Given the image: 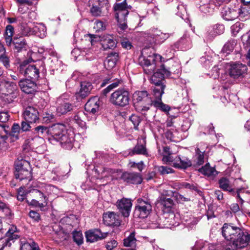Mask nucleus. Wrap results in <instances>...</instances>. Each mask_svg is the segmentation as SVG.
<instances>
[{
	"label": "nucleus",
	"mask_w": 250,
	"mask_h": 250,
	"mask_svg": "<svg viewBox=\"0 0 250 250\" xmlns=\"http://www.w3.org/2000/svg\"><path fill=\"white\" fill-rule=\"evenodd\" d=\"M223 237L229 242L223 250H241L246 247L250 241V234L243 228L232 223H225L221 228Z\"/></svg>",
	"instance_id": "nucleus-1"
},
{
	"label": "nucleus",
	"mask_w": 250,
	"mask_h": 250,
	"mask_svg": "<svg viewBox=\"0 0 250 250\" xmlns=\"http://www.w3.org/2000/svg\"><path fill=\"white\" fill-rule=\"evenodd\" d=\"M172 71V68L167 69L164 64H161L160 68L158 69L151 78V83L154 85L152 92L154 99L151 104L169 115L170 107L162 102V96L166 88L165 77L169 76Z\"/></svg>",
	"instance_id": "nucleus-2"
},
{
	"label": "nucleus",
	"mask_w": 250,
	"mask_h": 250,
	"mask_svg": "<svg viewBox=\"0 0 250 250\" xmlns=\"http://www.w3.org/2000/svg\"><path fill=\"white\" fill-rule=\"evenodd\" d=\"M52 137L60 142L61 146L66 149H72L75 141V133L72 130H65L62 124L54 125L52 127Z\"/></svg>",
	"instance_id": "nucleus-3"
},
{
	"label": "nucleus",
	"mask_w": 250,
	"mask_h": 250,
	"mask_svg": "<svg viewBox=\"0 0 250 250\" xmlns=\"http://www.w3.org/2000/svg\"><path fill=\"white\" fill-rule=\"evenodd\" d=\"M54 188L51 185L42 184V187H40L39 188L31 189L30 193L37 199L31 200L30 205L41 209L43 208L48 204L47 195L50 194V191Z\"/></svg>",
	"instance_id": "nucleus-4"
},
{
	"label": "nucleus",
	"mask_w": 250,
	"mask_h": 250,
	"mask_svg": "<svg viewBox=\"0 0 250 250\" xmlns=\"http://www.w3.org/2000/svg\"><path fill=\"white\" fill-rule=\"evenodd\" d=\"M162 59V56L157 54H153L147 58L141 56L139 58V64L142 66L146 74L151 75L159 63L161 62Z\"/></svg>",
	"instance_id": "nucleus-5"
},
{
	"label": "nucleus",
	"mask_w": 250,
	"mask_h": 250,
	"mask_svg": "<svg viewBox=\"0 0 250 250\" xmlns=\"http://www.w3.org/2000/svg\"><path fill=\"white\" fill-rule=\"evenodd\" d=\"M88 6L90 13L94 17L106 15L109 8L107 0H89Z\"/></svg>",
	"instance_id": "nucleus-6"
},
{
	"label": "nucleus",
	"mask_w": 250,
	"mask_h": 250,
	"mask_svg": "<svg viewBox=\"0 0 250 250\" xmlns=\"http://www.w3.org/2000/svg\"><path fill=\"white\" fill-rule=\"evenodd\" d=\"M129 94L125 88H119L112 93L109 101L114 105L124 107L129 104Z\"/></svg>",
	"instance_id": "nucleus-7"
},
{
	"label": "nucleus",
	"mask_w": 250,
	"mask_h": 250,
	"mask_svg": "<svg viewBox=\"0 0 250 250\" xmlns=\"http://www.w3.org/2000/svg\"><path fill=\"white\" fill-rule=\"evenodd\" d=\"M126 1V0H124L122 2L116 3L114 6L116 19L119 27L122 30H125L127 28L126 18L128 11Z\"/></svg>",
	"instance_id": "nucleus-8"
},
{
	"label": "nucleus",
	"mask_w": 250,
	"mask_h": 250,
	"mask_svg": "<svg viewBox=\"0 0 250 250\" xmlns=\"http://www.w3.org/2000/svg\"><path fill=\"white\" fill-rule=\"evenodd\" d=\"M137 204L136 205L134 211V216L140 218H146L152 211V206L149 200H145L139 198L137 200Z\"/></svg>",
	"instance_id": "nucleus-9"
},
{
	"label": "nucleus",
	"mask_w": 250,
	"mask_h": 250,
	"mask_svg": "<svg viewBox=\"0 0 250 250\" xmlns=\"http://www.w3.org/2000/svg\"><path fill=\"white\" fill-rule=\"evenodd\" d=\"M161 222L158 223V227L160 228H171L179 225V215L173 211L164 212L160 217Z\"/></svg>",
	"instance_id": "nucleus-10"
},
{
	"label": "nucleus",
	"mask_w": 250,
	"mask_h": 250,
	"mask_svg": "<svg viewBox=\"0 0 250 250\" xmlns=\"http://www.w3.org/2000/svg\"><path fill=\"white\" fill-rule=\"evenodd\" d=\"M29 167V163L24 160L18 161L15 163L14 174L16 179L20 181L24 179H31V172L27 168Z\"/></svg>",
	"instance_id": "nucleus-11"
},
{
	"label": "nucleus",
	"mask_w": 250,
	"mask_h": 250,
	"mask_svg": "<svg viewBox=\"0 0 250 250\" xmlns=\"http://www.w3.org/2000/svg\"><path fill=\"white\" fill-rule=\"evenodd\" d=\"M19 69L21 74L32 80H38L40 77V69L37 64H29L24 61L20 64Z\"/></svg>",
	"instance_id": "nucleus-12"
},
{
	"label": "nucleus",
	"mask_w": 250,
	"mask_h": 250,
	"mask_svg": "<svg viewBox=\"0 0 250 250\" xmlns=\"http://www.w3.org/2000/svg\"><path fill=\"white\" fill-rule=\"evenodd\" d=\"M164 162H171L172 166L177 168L186 169L192 166L191 161L186 157L176 156L174 158L170 156L165 157Z\"/></svg>",
	"instance_id": "nucleus-13"
},
{
	"label": "nucleus",
	"mask_w": 250,
	"mask_h": 250,
	"mask_svg": "<svg viewBox=\"0 0 250 250\" xmlns=\"http://www.w3.org/2000/svg\"><path fill=\"white\" fill-rule=\"evenodd\" d=\"M219 187L224 191H228L230 193H231L234 196H236V197L239 199V202L241 204H243L244 200L242 199L240 194L242 193V191L243 190L241 188L237 189L236 192L234 191V189L232 188V186L231 185L230 181L226 177H222L219 180ZM243 194H244L243 192Z\"/></svg>",
	"instance_id": "nucleus-14"
},
{
	"label": "nucleus",
	"mask_w": 250,
	"mask_h": 250,
	"mask_svg": "<svg viewBox=\"0 0 250 250\" xmlns=\"http://www.w3.org/2000/svg\"><path fill=\"white\" fill-rule=\"evenodd\" d=\"M239 6H237V1L232 4L230 6H225L221 10L222 18L226 21H233L239 17Z\"/></svg>",
	"instance_id": "nucleus-15"
},
{
	"label": "nucleus",
	"mask_w": 250,
	"mask_h": 250,
	"mask_svg": "<svg viewBox=\"0 0 250 250\" xmlns=\"http://www.w3.org/2000/svg\"><path fill=\"white\" fill-rule=\"evenodd\" d=\"M16 231L17 227L14 225L10 226L5 233V236L3 238H1V243H2L1 250H2V249L5 247H10L15 240L19 238V236L16 233Z\"/></svg>",
	"instance_id": "nucleus-16"
},
{
	"label": "nucleus",
	"mask_w": 250,
	"mask_h": 250,
	"mask_svg": "<svg viewBox=\"0 0 250 250\" xmlns=\"http://www.w3.org/2000/svg\"><path fill=\"white\" fill-rule=\"evenodd\" d=\"M247 66L241 63H233L230 65L229 69V76L234 79L243 77L247 73Z\"/></svg>",
	"instance_id": "nucleus-17"
},
{
	"label": "nucleus",
	"mask_w": 250,
	"mask_h": 250,
	"mask_svg": "<svg viewBox=\"0 0 250 250\" xmlns=\"http://www.w3.org/2000/svg\"><path fill=\"white\" fill-rule=\"evenodd\" d=\"M199 6L200 11L204 14H211L215 8L221 5L220 0H202Z\"/></svg>",
	"instance_id": "nucleus-18"
},
{
	"label": "nucleus",
	"mask_w": 250,
	"mask_h": 250,
	"mask_svg": "<svg viewBox=\"0 0 250 250\" xmlns=\"http://www.w3.org/2000/svg\"><path fill=\"white\" fill-rule=\"evenodd\" d=\"M19 86L23 92L28 94H35L37 91L38 87L36 83L28 79L21 80Z\"/></svg>",
	"instance_id": "nucleus-19"
},
{
	"label": "nucleus",
	"mask_w": 250,
	"mask_h": 250,
	"mask_svg": "<svg viewBox=\"0 0 250 250\" xmlns=\"http://www.w3.org/2000/svg\"><path fill=\"white\" fill-rule=\"evenodd\" d=\"M108 232H102L100 229H92L85 232V235L87 242L93 243L105 238Z\"/></svg>",
	"instance_id": "nucleus-20"
},
{
	"label": "nucleus",
	"mask_w": 250,
	"mask_h": 250,
	"mask_svg": "<svg viewBox=\"0 0 250 250\" xmlns=\"http://www.w3.org/2000/svg\"><path fill=\"white\" fill-rule=\"evenodd\" d=\"M125 182L128 184H140L142 181L143 178L142 175L139 173L137 172H124L121 177Z\"/></svg>",
	"instance_id": "nucleus-21"
},
{
	"label": "nucleus",
	"mask_w": 250,
	"mask_h": 250,
	"mask_svg": "<svg viewBox=\"0 0 250 250\" xmlns=\"http://www.w3.org/2000/svg\"><path fill=\"white\" fill-rule=\"evenodd\" d=\"M116 206L120 212L124 217H128L129 215L132 203L130 199L123 198L118 200L116 202Z\"/></svg>",
	"instance_id": "nucleus-22"
},
{
	"label": "nucleus",
	"mask_w": 250,
	"mask_h": 250,
	"mask_svg": "<svg viewBox=\"0 0 250 250\" xmlns=\"http://www.w3.org/2000/svg\"><path fill=\"white\" fill-rule=\"evenodd\" d=\"M58 106L57 107V112L59 115L66 114L73 110L74 105L68 102L67 100H63L62 97L59 98L57 100Z\"/></svg>",
	"instance_id": "nucleus-23"
},
{
	"label": "nucleus",
	"mask_w": 250,
	"mask_h": 250,
	"mask_svg": "<svg viewBox=\"0 0 250 250\" xmlns=\"http://www.w3.org/2000/svg\"><path fill=\"white\" fill-rule=\"evenodd\" d=\"M133 99L135 104L147 103L151 104L153 99L149 96L146 91H137L133 94Z\"/></svg>",
	"instance_id": "nucleus-24"
},
{
	"label": "nucleus",
	"mask_w": 250,
	"mask_h": 250,
	"mask_svg": "<svg viewBox=\"0 0 250 250\" xmlns=\"http://www.w3.org/2000/svg\"><path fill=\"white\" fill-rule=\"evenodd\" d=\"M101 104V101L97 96L91 98L85 104V110L89 113L95 114L99 110V107Z\"/></svg>",
	"instance_id": "nucleus-25"
},
{
	"label": "nucleus",
	"mask_w": 250,
	"mask_h": 250,
	"mask_svg": "<svg viewBox=\"0 0 250 250\" xmlns=\"http://www.w3.org/2000/svg\"><path fill=\"white\" fill-rule=\"evenodd\" d=\"M103 221L107 226H119L121 224L119 216L114 212H108L103 214Z\"/></svg>",
	"instance_id": "nucleus-26"
},
{
	"label": "nucleus",
	"mask_w": 250,
	"mask_h": 250,
	"mask_svg": "<svg viewBox=\"0 0 250 250\" xmlns=\"http://www.w3.org/2000/svg\"><path fill=\"white\" fill-rule=\"evenodd\" d=\"M23 116L25 120L30 123H35L39 120L38 111L32 106L26 108Z\"/></svg>",
	"instance_id": "nucleus-27"
},
{
	"label": "nucleus",
	"mask_w": 250,
	"mask_h": 250,
	"mask_svg": "<svg viewBox=\"0 0 250 250\" xmlns=\"http://www.w3.org/2000/svg\"><path fill=\"white\" fill-rule=\"evenodd\" d=\"M174 46L183 51L190 49L192 47V42L189 35L187 32L185 33Z\"/></svg>",
	"instance_id": "nucleus-28"
},
{
	"label": "nucleus",
	"mask_w": 250,
	"mask_h": 250,
	"mask_svg": "<svg viewBox=\"0 0 250 250\" xmlns=\"http://www.w3.org/2000/svg\"><path fill=\"white\" fill-rule=\"evenodd\" d=\"M26 16H23L20 18L19 21L21 23L20 31L21 34L23 36H30L34 35V26L32 27L31 23L24 22V19Z\"/></svg>",
	"instance_id": "nucleus-29"
},
{
	"label": "nucleus",
	"mask_w": 250,
	"mask_h": 250,
	"mask_svg": "<svg viewBox=\"0 0 250 250\" xmlns=\"http://www.w3.org/2000/svg\"><path fill=\"white\" fill-rule=\"evenodd\" d=\"M135 236V232H132L130 233L128 236L124 239L123 245L126 248L122 249L121 250H135L137 239Z\"/></svg>",
	"instance_id": "nucleus-30"
},
{
	"label": "nucleus",
	"mask_w": 250,
	"mask_h": 250,
	"mask_svg": "<svg viewBox=\"0 0 250 250\" xmlns=\"http://www.w3.org/2000/svg\"><path fill=\"white\" fill-rule=\"evenodd\" d=\"M102 42V45L104 50L113 49L116 47L117 42L112 35L104 36Z\"/></svg>",
	"instance_id": "nucleus-31"
},
{
	"label": "nucleus",
	"mask_w": 250,
	"mask_h": 250,
	"mask_svg": "<svg viewBox=\"0 0 250 250\" xmlns=\"http://www.w3.org/2000/svg\"><path fill=\"white\" fill-rule=\"evenodd\" d=\"M237 6H239V17L241 20H246L250 17V5H245L243 7L242 4L237 1Z\"/></svg>",
	"instance_id": "nucleus-32"
},
{
	"label": "nucleus",
	"mask_w": 250,
	"mask_h": 250,
	"mask_svg": "<svg viewBox=\"0 0 250 250\" xmlns=\"http://www.w3.org/2000/svg\"><path fill=\"white\" fill-rule=\"evenodd\" d=\"M160 204L163 206V213L171 211V208L174 205L173 201L170 198L160 197L159 199Z\"/></svg>",
	"instance_id": "nucleus-33"
},
{
	"label": "nucleus",
	"mask_w": 250,
	"mask_h": 250,
	"mask_svg": "<svg viewBox=\"0 0 250 250\" xmlns=\"http://www.w3.org/2000/svg\"><path fill=\"white\" fill-rule=\"evenodd\" d=\"M14 49L17 52L26 50L27 44L25 39L22 37H15L13 40Z\"/></svg>",
	"instance_id": "nucleus-34"
},
{
	"label": "nucleus",
	"mask_w": 250,
	"mask_h": 250,
	"mask_svg": "<svg viewBox=\"0 0 250 250\" xmlns=\"http://www.w3.org/2000/svg\"><path fill=\"white\" fill-rule=\"evenodd\" d=\"M81 87L80 95L82 98L87 96L90 93L93 88V86L91 83L88 82H82Z\"/></svg>",
	"instance_id": "nucleus-35"
},
{
	"label": "nucleus",
	"mask_w": 250,
	"mask_h": 250,
	"mask_svg": "<svg viewBox=\"0 0 250 250\" xmlns=\"http://www.w3.org/2000/svg\"><path fill=\"white\" fill-rule=\"evenodd\" d=\"M16 85L13 82H9L5 80H1V91L3 92V89H4V92L14 93L17 92L15 91Z\"/></svg>",
	"instance_id": "nucleus-36"
},
{
	"label": "nucleus",
	"mask_w": 250,
	"mask_h": 250,
	"mask_svg": "<svg viewBox=\"0 0 250 250\" xmlns=\"http://www.w3.org/2000/svg\"><path fill=\"white\" fill-rule=\"evenodd\" d=\"M17 92H4V89H3V92L1 93V103H3L4 104L12 103L17 98Z\"/></svg>",
	"instance_id": "nucleus-37"
},
{
	"label": "nucleus",
	"mask_w": 250,
	"mask_h": 250,
	"mask_svg": "<svg viewBox=\"0 0 250 250\" xmlns=\"http://www.w3.org/2000/svg\"><path fill=\"white\" fill-rule=\"evenodd\" d=\"M85 118L84 113L82 111H80L74 116L73 121L81 128H85L86 126V123L84 121Z\"/></svg>",
	"instance_id": "nucleus-38"
},
{
	"label": "nucleus",
	"mask_w": 250,
	"mask_h": 250,
	"mask_svg": "<svg viewBox=\"0 0 250 250\" xmlns=\"http://www.w3.org/2000/svg\"><path fill=\"white\" fill-rule=\"evenodd\" d=\"M129 154L131 155L134 154L144 155L145 156L148 155L145 145L144 144H139V143L134 147L131 152H129Z\"/></svg>",
	"instance_id": "nucleus-39"
},
{
	"label": "nucleus",
	"mask_w": 250,
	"mask_h": 250,
	"mask_svg": "<svg viewBox=\"0 0 250 250\" xmlns=\"http://www.w3.org/2000/svg\"><path fill=\"white\" fill-rule=\"evenodd\" d=\"M46 27L42 23H37L34 26V35L43 38L46 36Z\"/></svg>",
	"instance_id": "nucleus-40"
},
{
	"label": "nucleus",
	"mask_w": 250,
	"mask_h": 250,
	"mask_svg": "<svg viewBox=\"0 0 250 250\" xmlns=\"http://www.w3.org/2000/svg\"><path fill=\"white\" fill-rule=\"evenodd\" d=\"M198 171L202 174L208 176L215 175L217 174L215 169L211 167L209 163L206 164L204 166L199 168Z\"/></svg>",
	"instance_id": "nucleus-41"
},
{
	"label": "nucleus",
	"mask_w": 250,
	"mask_h": 250,
	"mask_svg": "<svg viewBox=\"0 0 250 250\" xmlns=\"http://www.w3.org/2000/svg\"><path fill=\"white\" fill-rule=\"evenodd\" d=\"M3 213L4 216H1V218H6L8 219L9 222L13 218V214L12 213L11 209L8 205L1 202V214Z\"/></svg>",
	"instance_id": "nucleus-42"
},
{
	"label": "nucleus",
	"mask_w": 250,
	"mask_h": 250,
	"mask_svg": "<svg viewBox=\"0 0 250 250\" xmlns=\"http://www.w3.org/2000/svg\"><path fill=\"white\" fill-rule=\"evenodd\" d=\"M162 33L160 30H158L156 28H152L150 29L147 33L146 35L147 40L149 43L151 44L154 43L155 39L160 35Z\"/></svg>",
	"instance_id": "nucleus-43"
},
{
	"label": "nucleus",
	"mask_w": 250,
	"mask_h": 250,
	"mask_svg": "<svg viewBox=\"0 0 250 250\" xmlns=\"http://www.w3.org/2000/svg\"><path fill=\"white\" fill-rule=\"evenodd\" d=\"M14 32V28L12 26L8 25L6 26L4 34V38L7 45H11L12 41V36Z\"/></svg>",
	"instance_id": "nucleus-44"
},
{
	"label": "nucleus",
	"mask_w": 250,
	"mask_h": 250,
	"mask_svg": "<svg viewBox=\"0 0 250 250\" xmlns=\"http://www.w3.org/2000/svg\"><path fill=\"white\" fill-rule=\"evenodd\" d=\"M95 171L98 174V179H99L108 177L109 174V169L103 167H95Z\"/></svg>",
	"instance_id": "nucleus-45"
},
{
	"label": "nucleus",
	"mask_w": 250,
	"mask_h": 250,
	"mask_svg": "<svg viewBox=\"0 0 250 250\" xmlns=\"http://www.w3.org/2000/svg\"><path fill=\"white\" fill-rule=\"evenodd\" d=\"M235 44L236 42L234 40L229 41L224 45L222 50V53L227 54H229L233 50Z\"/></svg>",
	"instance_id": "nucleus-46"
},
{
	"label": "nucleus",
	"mask_w": 250,
	"mask_h": 250,
	"mask_svg": "<svg viewBox=\"0 0 250 250\" xmlns=\"http://www.w3.org/2000/svg\"><path fill=\"white\" fill-rule=\"evenodd\" d=\"M204 152L205 150L201 151L198 147L195 149V157L197 160L196 164L198 166L202 165L204 163Z\"/></svg>",
	"instance_id": "nucleus-47"
},
{
	"label": "nucleus",
	"mask_w": 250,
	"mask_h": 250,
	"mask_svg": "<svg viewBox=\"0 0 250 250\" xmlns=\"http://www.w3.org/2000/svg\"><path fill=\"white\" fill-rule=\"evenodd\" d=\"M1 62L3 63V65L6 68H8L10 67V62L9 57L5 54V49L3 46L1 44Z\"/></svg>",
	"instance_id": "nucleus-48"
},
{
	"label": "nucleus",
	"mask_w": 250,
	"mask_h": 250,
	"mask_svg": "<svg viewBox=\"0 0 250 250\" xmlns=\"http://www.w3.org/2000/svg\"><path fill=\"white\" fill-rule=\"evenodd\" d=\"M48 128L44 125H39L34 128V134H37L39 136L43 137L44 135L47 134Z\"/></svg>",
	"instance_id": "nucleus-49"
},
{
	"label": "nucleus",
	"mask_w": 250,
	"mask_h": 250,
	"mask_svg": "<svg viewBox=\"0 0 250 250\" xmlns=\"http://www.w3.org/2000/svg\"><path fill=\"white\" fill-rule=\"evenodd\" d=\"M73 238L78 245H81L83 243V236L81 231H75L73 232Z\"/></svg>",
	"instance_id": "nucleus-50"
},
{
	"label": "nucleus",
	"mask_w": 250,
	"mask_h": 250,
	"mask_svg": "<svg viewBox=\"0 0 250 250\" xmlns=\"http://www.w3.org/2000/svg\"><path fill=\"white\" fill-rule=\"evenodd\" d=\"M158 170L160 174L165 175L174 172V170L171 167L167 166H161L158 167Z\"/></svg>",
	"instance_id": "nucleus-51"
},
{
	"label": "nucleus",
	"mask_w": 250,
	"mask_h": 250,
	"mask_svg": "<svg viewBox=\"0 0 250 250\" xmlns=\"http://www.w3.org/2000/svg\"><path fill=\"white\" fill-rule=\"evenodd\" d=\"M153 104H147V103H141L136 105V109L138 112L145 114V112L149 109V106Z\"/></svg>",
	"instance_id": "nucleus-52"
},
{
	"label": "nucleus",
	"mask_w": 250,
	"mask_h": 250,
	"mask_svg": "<svg viewBox=\"0 0 250 250\" xmlns=\"http://www.w3.org/2000/svg\"><path fill=\"white\" fill-rule=\"evenodd\" d=\"M129 121H130L134 125V128L136 130H138V126L141 121L140 117L138 115L132 114L129 117Z\"/></svg>",
	"instance_id": "nucleus-53"
},
{
	"label": "nucleus",
	"mask_w": 250,
	"mask_h": 250,
	"mask_svg": "<svg viewBox=\"0 0 250 250\" xmlns=\"http://www.w3.org/2000/svg\"><path fill=\"white\" fill-rule=\"evenodd\" d=\"M21 127L19 124L14 123L11 128L10 136L15 137L16 139L18 138V134L20 132Z\"/></svg>",
	"instance_id": "nucleus-54"
},
{
	"label": "nucleus",
	"mask_w": 250,
	"mask_h": 250,
	"mask_svg": "<svg viewBox=\"0 0 250 250\" xmlns=\"http://www.w3.org/2000/svg\"><path fill=\"white\" fill-rule=\"evenodd\" d=\"M1 128L6 133L5 135L1 136V138L5 141L7 138L8 135L10 136L11 135V128L9 126V123L1 124Z\"/></svg>",
	"instance_id": "nucleus-55"
},
{
	"label": "nucleus",
	"mask_w": 250,
	"mask_h": 250,
	"mask_svg": "<svg viewBox=\"0 0 250 250\" xmlns=\"http://www.w3.org/2000/svg\"><path fill=\"white\" fill-rule=\"evenodd\" d=\"M169 37V34L161 33L160 35L156 38L153 43H161L163 42L165 40L168 39Z\"/></svg>",
	"instance_id": "nucleus-56"
},
{
	"label": "nucleus",
	"mask_w": 250,
	"mask_h": 250,
	"mask_svg": "<svg viewBox=\"0 0 250 250\" xmlns=\"http://www.w3.org/2000/svg\"><path fill=\"white\" fill-rule=\"evenodd\" d=\"M119 84V82L118 81L112 83L102 91V94L106 96L111 90L117 87Z\"/></svg>",
	"instance_id": "nucleus-57"
},
{
	"label": "nucleus",
	"mask_w": 250,
	"mask_h": 250,
	"mask_svg": "<svg viewBox=\"0 0 250 250\" xmlns=\"http://www.w3.org/2000/svg\"><path fill=\"white\" fill-rule=\"evenodd\" d=\"M183 188L189 189L191 190H194L198 193L201 192V191L198 189L197 184H190L188 183H184L182 184Z\"/></svg>",
	"instance_id": "nucleus-58"
},
{
	"label": "nucleus",
	"mask_w": 250,
	"mask_h": 250,
	"mask_svg": "<svg viewBox=\"0 0 250 250\" xmlns=\"http://www.w3.org/2000/svg\"><path fill=\"white\" fill-rule=\"evenodd\" d=\"M118 59L119 54L118 53L115 52L109 53L106 59V60L109 61L110 62L112 61L115 63H117Z\"/></svg>",
	"instance_id": "nucleus-59"
},
{
	"label": "nucleus",
	"mask_w": 250,
	"mask_h": 250,
	"mask_svg": "<svg viewBox=\"0 0 250 250\" xmlns=\"http://www.w3.org/2000/svg\"><path fill=\"white\" fill-rule=\"evenodd\" d=\"M20 242V250H30L32 245V242L31 243H29L24 240H21Z\"/></svg>",
	"instance_id": "nucleus-60"
},
{
	"label": "nucleus",
	"mask_w": 250,
	"mask_h": 250,
	"mask_svg": "<svg viewBox=\"0 0 250 250\" xmlns=\"http://www.w3.org/2000/svg\"><path fill=\"white\" fill-rule=\"evenodd\" d=\"M129 165L130 167H136L140 171H142L144 168V163L143 161H141L137 163L134 162H130Z\"/></svg>",
	"instance_id": "nucleus-61"
},
{
	"label": "nucleus",
	"mask_w": 250,
	"mask_h": 250,
	"mask_svg": "<svg viewBox=\"0 0 250 250\" xmlns=\"http://www.w3.org/2000/svg\"><path fill=\"white\" fill-rule=\"evenodd\" d=\"M118 245V242L115 240H111L107 242L105 248L108 250H113Z\"/></svg>",
	"instance_id": "nucleus-62"
},
{
	"label": "nucleus",
	"mask_w": 250,
	"mask_h": 250,
	"mask_svg": "<svg viewBox=\"0 0 250 250\" xmlns=\"http://www.w3.org/2000/svg\"><path fill=\"white\" fill-rule=\"evenodd\" d=\"M29 216L34 221L36 222H39V221L41 219L40 214L36 211L31 210L29 213Z\"/></svg>",
	"instance_id": "nucleus-63"
},
{
	"label": "nucleus",
	"mask_w": 250,
	"mask_h": 250,
	"mask_svg": "<svg viewBox=\"0 0 250 250\" xmlns=\"http://www.w3.org/2000/svg\"><path fill=\"white\" fill-rule=\"evenodd\" d=\"M220 70V68H219V66H214L212 70H211V76L213 79H216L217 78L220 74L219 71Z\"/></svg>",
	"instance_id": "nucleus-64"
}]
</instances>
